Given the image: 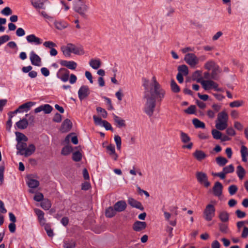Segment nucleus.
<instances>
[{
	"mask_svg": "<svg viewBox=\"0 0 248 248\" xmlns=\"http://www.w3.org/2000/svg\"><path fill=\"white\" fill-rule=\"evenodd\" d=\"M150 95L147 93H145L144 97L146 99V102L144 106V111L150 117L153 114L155 107V99L158 102H161L164 98L165 91L163 89L161 85L151 87L150 88Z\"/></svg>",
	"mask_w": 248,
	"mask_h": 248,
	"instance_id": "f257e3e1",
	"label": "nucleus"
},
{
	"mask_svg": "<svg viewBox=\"0 0 248 248\" xmlns=\"http://www.w3.org/2000/svg\"><path fill=\"white\" fill-rule=\"evenodd\" d=\"M27 141L17 142L16 149L18 150L17 154L28 156L32 155L35 150V147L33 144H30L27 147Z\"/></svg>",
	"mask_w": 248,
	"mask_h": 248,
	"instance_id": "f03ea898",
	"label": "nucleus"
},
{
	"mask_svg": "<svg viewBox=\"0 0 248 248\" xmlns=\"http://www.w3.org/2000/svg\"><path fill=\"white\" fill-rule=\"evenodd\" d=\"M73 9L82 17L86 18L88 16L87 12L89 9V6L83 0H75Z\"/></svg>",
	"mask_w": 248,
	"mask_h": 248,
	"instance_id": "7ed1b4c3",
	"label": "nucleus"
},
{
	"mask_svg": "<svg viewBox=\"0 0 248 248\" xmlns=\"http://www.w3.org/2000/svg\"><path fill=\"white\" fill-rule=\"evenodd\" d=\"M228 115L225 111H222L217 114L216 121V127L217 130H223L228 126Z\"/></svg>",
	"mask_w": 248,
	"mask_h": 248,
	"instance_id": "20e7f679",
	"label": "nucleus"
},
{
	"mask_svg": "<svg viewBox=\"0 0 248 248\" xmlns=\"http://www.w3.org/2000/svg\"><path fill=\"white\" fill-rule=\"evenodd\" d=\"M215 206L211 204H207L203 212L204 218L207 221L212 220L215 216Z\"/></svg>",
	"mask_w": 248,
	"mask_h": 248,
	"instance_id": "39448f33",
	"label": "nucleus"
},
{
	"mask_svg": "<svg viewBox=\"0 0 248 248\" xmlns=\"http://www.w3.org/2000/svg\"><path fill=\"white\" fill-rule=\"evenodd\" d=\"M186 62L192 67H195L199 62V59L193 53H187L184 58Z\"/></svg>",
	"mask_w": 248,
	"mask_h": 248,
	"instance_id": "423d86ee",
	"label": "nucleus"
},
{
	"mask_svg": "<svg viewBox=\"0 0 248 248\" xmlns=\"http://www.w3.org/2000/svg\"><path fill=\"white\" fill-rule=\"evenodd\" d=\"M197 181L201 184H203L205 187H208L210 185V183L208 181L207 174L202 171H197L196 173Z\"/></svg>",
	"mask_w": 248,
	"mask_h": 248,
	"instance_id": "0eeeda50",
	"label": "nucleus"
},
{
	"mask_svg": "<svg viewBox=\"0 0 248 248\" xmlns=\"http://www.w3.org/2000/svg\"><path fill=\"white\" fill-rule=\"evenodd\" d=\"M70 72L65 68H60L56 74L57 78L63 82L68 81L69 78Z\"/></svg>",
	"mask_w": 248,
	"mask_h": 248,
	"instance_id": "6e6552de",
	"label": "nucleus"
},
{
	"mask_svg": "<svg viewBox=\"0 0 248 248\" xmlns=\"http://www.w3.org/2000/svg\"><path fill=\"white\" fill-rule=\"evenodd\" d=\"M202 85L205 90L214 89L217 91H220L221 89L218 88V84L213 80H207L202 81Z\"/></svg>",
	"mask_w": 248,
	"mask_h": 248,
	"instance_id": "1a4fd4ad",
	"label": "nucleus"
},
{
	"mask_svg": "<svg viewBox=\"0 0 248 248\" xmlns=\"http://www.w3.org/2000/svg\"><path fill=\"white\" fill-rule=\"evenodd\" d=\"M90 93L89 88L86 85L82 86L78 91V98L80 101L87 97Z\"/></svg>",
	"mask_w": 248,
	"mask_h": 248,
	"instance_id": "9d476101",
	"label": "nucleus"
},
{
	"mask_svg": "<svg viewBox=\"0 0 248 248\" xmlns=\"http://www.w3.org/2000/svg\"><path fill=\"white\" fill-rule=\"evenodd\" d=\"M30 58L32 65L37 66H41V59L34 51H32L31 52Z\"/></svg>",
	"mask_w": 248,
	"mask_h": 248,
	"instance_id": "9b49d317",
	"label": "nucleus"
},
{
	"mask_svg": "<svg viewBox=\"0 0 248 248\" xmlns=\"http://www.w3.org/2000/svg\"><path fill=\"white\" fill-rule=\"evenodd\" d=\"M26 38L29 43L35 45H39L42 43V40L33 34L27 36Z\"/></svg>",
	"mask_w": 248,
	"mask_h": 248,
	"instance_id": "f8f14e48",
	"label": "nucleus"
},
{
	"mask_svg": "<svg viewBox=\"0 0 248 248\" xmlns=\"http://www.w3.org/2000/svg\"><path fill=\"white\" fill-rule=\"evenodd\" d=\"M223 186L221 183L216 182L213 187V191L215 196L220 197L222 193Z\"/></svg>",
	"mask_w": 248,
	"mask_h": 248,
	"instance_id": "ddd939ff",
	"label": "nucleus"
},
{
	"mask_svg": "<svg viewBox=\"0 0 248 248\" xmlns=\"http://www.w3.org/2000/svg\"><path fill=\"white\" fill-rule=\"evenodd\" d=\"M72 126V123L68 119H65L62 124L60 130L62 133L69 131Z\"/></svg>",
	"mask_w": 248,
	"mask_h": 248,
	"instance_id": "4468645a",
	"label": "nucleus"
},
{
	"mask_svg": "<svg viewBox=\"0 0 248 248\" xmlns=\"http://www.w3.org/2000/svg\"><path fill=\"white\" fill-rule=\"evenodd\" d=\"M47 0H31V5L37 10V11L40 9H45V3Z\"/></svg>",
	"mask_w": 248,
	"mask_h": 248,
	"instance_id": "2eb2a0df",
	"label": "nucleus"
},
{
	"mask_svg": "<svg viewBox=\"0 0 248 248\" xmlns=\"http://www.w3.org/2000/svg\"><path fill=\"white\" fill-rule=\"evenodd\" d=\"M60 63L62 66H65L71 70H75L77 67V63L72 61L61 60Z\"/></svg>",
	"mask_w": 248,
	"mask_h": 248,
	"instance_id": "dca6fc26",
	"label": "nucleus"
},
{
	"mask_svg": "<svg viewBox=\"0 0 248 248\" xmlns=\"http://www.w3.org/2000/svg\"><path fill=\"white\" fill-rule=\"evenodd\" d=\"M146 226L145 222L136 221L133 225V229L136 232H140L145 229Z\"/></svg>",
	"mask_w": 248,
	"mask_h": 248,
	"instance_id": "f3484780",
	"label": "nucleus"
},
{
	"mask_svg": "<svg viewBox=\"0 0 248 248\" xmlns=\"http://www.w3.org/2000/svg\"><path fill=\"white\" fill-rule=\"evenodd\" d=\"M128 203L132 207L140 209L141 211H143L144 210V207L142 205L141 202L132 198H128Z\"/></svg>",
	"mask_w": 248,
	"mask_h": 248,
	"instance_id": "a211bd4d",
	"label": "nucleus"
},
{
	"mask_svg": "<svg viewBox=\"0 0 248 248\" xmlns=\"http://www.w3.org/2000/svg\"><path fill=\"white\" fill-rule=\"evenodd\" d=\"M218 217L220 222L228 223L230 219V215L226 211H220L218 212Z\"/></svg>",
	"mask_w": 248,
	"mask_h": 248,
	"instance_id": "6ab92c4d",
	"label": "nucleus"
},
{
	"mask_svg": "<svg viewBox=\"0 0 248 248\" xmlns=\"http://www.w3.org/2000/svg\"><path fill=\"white\" fill-rule=\"evenodd\" d=\"M108 154L114 160H117L118 157V155L115 152V146L110 144L107 147Z\"/></svg>",
	"mask_w": 248,
	"mask_h": 248,
	"instance_id": "aec40b11",
	"label": "nucleus"
},
{
	"mask_svg": "<svg viewBox=\"0 0 248 248\" xmlns=\"http://www.w3.org/2000/svg\"><path fill=\"white\" fill-rule=\"evenodd\" d=\"M35 213L37 216L38 221L41 226L46 224V219L44 218V213L41 210L35 208L34 210Z\"/></svg>",
	"mask_w": 248,
	"mask_h": 248,
	"instance_id": "412c9836",
	"label": "nucleus"
},
{
	"mask_svg": "<svg viewBox=\"0 0 248 248\" xmlns=\"http://www.w3.org/2000/svg\"><path fill=\"white\" fill-rule=\"evenodd\" d=\"M71 47V53H73L76 55H83L84 53L83 48L81 46H76L73 44L70 43Z\"/></svg>",
	"mask_w": 248,
	"mask_h": 248,
	"instance_id": "4be33fe9",
	"label": "nucleus"
},
{
	"mask_svg": "<svg viewBox=\"0 0 248 248\" xmlns=\"http://www.w3.org/2000/svg\"><path fill=\"white\" fill-rule=\"evenodd\" d=\"M193 156L199 161L205 159L207 155L202 151L196 150L193 153Z\"/></svg>",
	"mask_w": 248,
	"mask_h": 248,
	"instance_id": "5701e85b",
	"label": "nucleus"
},
{
	"mask_svg": "<svg viewBox=\"0 0 248 248\" xmlns=\"http://www.w3.org/2000/svg\"><path fill=\"white\" fill-rule=\"evenodd\" d=\"M126 207V203L124 201H119L114 205L116 212H122L125 209Z\"/></svg>",
	"mask_w": 248,
	"mask_h": 248,
	"instance_id": "b1692460",
	"label": "nucleus"
},
{
	"mask_svg": "<svg viewBox=\"0 0 248 248\" xmlns=\"http://www.w3.org/2000/svg\"><path fill=\"white\" fill-rule=\"evenodd\" d=\"M55 28L59 30H62L68 26V24L65 21L62 20H56L54 22Z\"/></svg>",
	"mask_w": 248,
	"mask_h": 248,
	"instance_id": "393cba45",
	"label": "nucleus"
},
{
	"mask_svg": "<svg viewBox=\"0 0 248 248\" xmlns=\"http://www.w3.org/2000/svg\"><path fill=\"white\" fill-rule=\"evenodd\" d=\"M242 160L244 162H247L248 157V149L247 147L244 145H242L240 150Z\"/></svg>",
	"mask_w": 248,
	"mask_h": 248,
	"instance_id": "a878e982",
	"label": "nucleus"
},
{
	"mask_svg": "<svg viewBox=\"0 0 248 248\" xmlns=\"http://www.w3.org/2000/svg\"><path fill=\"white\" fill-rule=\"evenodd\" d=\"M192 78L193 80L196 81L198 83L202 84V72L200 70H197L193 74Z\"/></svg>",
	"mask_w": 248,
	"mask_h": 248,
	"instance_id": "bb28decb",
	"label": "nucleus"
},
{
	"mask_svg": "<svg viewBox=\"0 0 248 248\" xmlns=\"http://www.w3.org/2000/svg\"><path fill=\"white\" fill-rule=\"evenodd\" d=\"M89 64L93 69H97L101 66V62L99 59H93L90 60Z\"/></svg>",
	"mask_w": 248,
	"mask_h": 248,
	"instance_id": "cd10ccee",
	"label": "nucleus"
},
{
	"mask_svg": "<svg viewBox=\"0 0 248 248\" xmlns=\"http://www.w3.org/2000/svg\"><path fill=\"white\" fill-rule=\"evenodd\" d=\"M219 230L223 233L227 234L229 232V229L227 223L220 222L218 224Z\"/></svg>",
	"mask_w": 248,
	"mask_h": 248,
	"instance_id": "c85d7f7f",
	"label": "nucleus"
},
{
	"mask_svg": "<svg viewBox=\"0 0 248 248\" xmlns=\"http://www.w3.org/2000/svg\"><path fill=\"white\" fill-rule=\"evenodd\" d=\"M16 125L19 129H25L27 127L28 125V120L25 118H23L22 120H20L18 122H16Z\"/></svg>",
	"mask_w": 248,
	"mask_h": 248,
	"instance_id": "c756f323",
	"label": "nucleus"
},
{
	"mask_svg": "<svg viewBox=\"0 0 248 248\" xmlns=\"http://www.w3.org/2000/svg\"><path fill=\"white\" fill-rule=\"evenodd\" d=\"M35 104V102L30 101L21 105L19 107L21 110H23V112H27Z\"/></svg>",
	"mask_w": 248,
	"mask_h": 248,
	"instance_id": "7c9ffc66",
	"label": "nucleus"
},
{
	"mask_svg": "<svg viewBox=\"0 0 248 248\" xmlns=\"http://www.w3.org/2000/svg\"><path fill=\"white\" fill-rule=\"evenodd\" d=\"M236 173L239 178L242 180L246 174V171L242 166L239 165L237 167Z\"/></svg>",
	"mask_w": 248,
	"mask_h": 248,
	"instance_id": "2f4dec72",
	"label": "nucleus"
},
{
	"mask_svg": "<svg viewBox=\"0 0 248 248\" xmlns=\"http://www.w3.org/2000/svg\"><path fill=\"white\" fill-rule=\"evenodd\" d=\"M41 207L45 210H49L51 207V202L48 199H44L41 202Z\"/></svg>",
	"mask_w": 248,
	"mask_h": 248,
	"instance_id": "473e14b6",
	"label": "nucleus"
},
{
	"mask_svg": "<svg viewBox=\"0 0 248 248\" xmlns=\"http://www.w3.org/2000/svg\"><path fill=\"white\" fill-rule=\"evenodd\" d=\"M70 43L68 44L66 46H63L61 47L63 54L67 57H70L71 53V47L69 46Z\"/></svg>",
	"mask_w": 248,
	"mask_h": 248,
	"instance_id": "72a5a7b5",
	"label": "nucleus"
},
{
	"mask_svg": "<svg viewBox=\"0 0 248 248\" xmlns=\"http://www.w3.org/2000/svg\"><path fill=\"white\" fill-rule=\"evenodd\" d=\"M27 183L28 186L32 188H35L38 187L39 185V182L38 181L32 178L29 179Z\"/></svg>",
	"mask_w": 248,
	"mask_h": 248,
	"instance_id": "f704fd0d",
	"label": "nucleus"
},
{
	"mask_svg": "<svg viewBox=\"0 0 248 248\" xmlns=\"http://www.w3.org/2000/svg\"><path fill=\"white\" fill-rule=\"evenodd\" d=\"M116 212L114 207L110 206L106 210L105 215L108 217H112L115 215Z\"/></svg>",
	"mask_w": 248,
	"mask_h": 248,
	"instance_id": "c9c22d12",
	"label": "nucleus"
},
{
	"mask_svg": "<svg viewBox=\"0 0 248 248\" xmlns=\"http://www.w3.org/2000/svg\"><path fill=\"white\" fill-rule=\"evenodd\" d=\"M192 123L196 128H204L205 127V124L197 118H194L192 120Z\"/></svg>",
	"mask_w": 248,
	"mask_h": 248,
	"instance_id": "e433bc0d",
	"label": "nucleus"
},
{
	"mask_svg": "<svg viewBox=\"0 0 248 248\" xmlns=\"http://www.w3.org/2000/svg\"><path fill=\"white\" fill-rule=\"evenodd\" d=\"M16 135V140L17 142L20 141H27L28 140V138L23 133L19 132H16L15 133Z\"/></svg>",
	"mask_w": 248,
	"mask_h": 248,
	"instance_id": "4c0bfd02",
	"label": "nucleus"
},
{
	"mask_svg": "<svg viewBox=\"0 0 248 248\" xmlns=\"http://www.w3.org/2000/svg\"><path fill=\"white\" fill-rule=\"evenodd\" d=\"M44 229L46 231L47 235L50 237H52L54 235L53 231L51 228V225L49 223H46L43 225Z\"/></svg>",
	"mask_w": 248,
	"mask_h": 248,
	"instance_id": "58836bf2",
	"label": "nucleus"
},
{
	"mask_svg": "<svg viewBox=\"0 0 248 248\" xmlns=\"http://www.w3.org/2000/svg\"><path fill=\"white\" fill-rule=\"evenodd\" d=\"M114 122L117 124L119 127H123L125 126V121L123 119H121L120 117L114 115Z\"/></svg>",
	"mask_w": 248,
	"mask_h": 248,
	"instance_id": "ea45409f",
	"label": "nucleus"
},
{
	"mask_svg": "<svg viewBox=\"0 0 248 248\" xmlns=\"http://www.w3.org/2000/svg\"><path fill=\"white\" fill-rule=\"evenodd\" d=\"M212 72L211 74V78L214 79H216V76L218 73L220 72V69L219 66L217 64L212 69Z\"/></svg>",
	"mask_w": 248,
	"mask_h": 248,
	"instance_id": "a19ab883",
	"label": "nucleus"
},
{
	"mask_svg": "<svg viewBox=\"0 0 248 248\" xmlns=\"http://www.w3.org/2000/svg\"><path fill=\"white\" fill-rule=\"evenodd\" d=\"M217 163L219 166H224L228 162V160L225 157L222 156H218L216 158Z\"/></svg>",
	"mask_w": 248,
	"mask_h": 248,
	"instance_id": "79ce46f5",
	"label": "nucleus"
},
{
	"mask_svg": "<svg viewBox=\"0 0 248 248\" xmlns=\"http://www.w3.org/2000/svg\"><path fill=\"white\" fill-rule=\"evenodd\" d=\"M180 137L181 140L183 143H186L189 142L190 140V138L189 136L182 131H180Z\"/></svg>",
	"mask_w": 248,
	"mask_h": 248,
	"instance_id": "37998d69",
	"label": "nucleus"
},
{
	"mask_svg": "<svg viewBox=\"0 0 248 248\" xmlns=\"http://www.w3.org/2000/svg\"><path fill=\"white\" fill-rule=\"evenodd\" d=\"M179 73H183L184 76H187L188 74V69L186 65L184 64L180 65L178 68Z\"/></svg>",
	"mask_w": 248,
	"mask_h": 248,
	"instance_id": "c03bdc74",
	"label": "nucleus"
},
{
	"mask_svg": "<svg viewBox=\"0 0 248 248\" xmlns=\"http://www.w3.org/2000/svg\"><path fill=\"white\" fill-rule=\"evenodd\" d=\"M75 246L76 243L73 240L64 241L63 247L64 248H74Z\"/></svg>",
	"mask_w": 248,
	"mask_h": 248,
	"instance_id": "a18cd8bd",
	"label": "nucleus"
},
{
	"mask_svg": "<svg viewBox=\"0 0 248 248\" xmlns=\"http://www.w3.org/2000/svg\"><path fill=\"white\" fill-rule=\"evenodd\" d=\"M170 86L171 89L173 92L177 93L180 92L179 87L173 79L171 80Z\"/></svg>",
	"mask_w": 248,
	"mask_h": 248,
	"instance_id": "49530a36",
	"label": "nucleus"
},
{
	"mask_svg": "<svg viewBox=\"0 0 248 248\" xmlns=\"http://www.w3.org/2000/svg\"><path fill=\"white\" fill-rule=\"evenodd\" d=\"M73 150V148L70 146H65L62 150L61 154L64 155H67L70 154Z\"/></svg>",
	"mask_w": 248,
	"mask_h": 248,
	"instance_id": "de8ad7c7",
	"label": "nucleus"
},
{
	"mask_svg": "<svg viewBox=\"0 0 248 248\" xmlns=\"http://www.w3.org/2000/svg\"><path fill=\"white\" fill-rule=\"evenodd\" d=\"M217 63L212 60L207 61L204 64V68L208 70H212L213 68L216 65Z\"/></svg>",
	"mask_w": 248,
	"mask_h": 248,
	"instance_id": "09e8293b",
	"label": "nucleus"
},
{
	"mask_svg": "<svg viewBox=\"0 0 248 248\" xmlns=\"http://www.w3.org/2000/svg\"><path fill=\"white\" fill-rule=\"evenodd\" d=\"M82 158V154L79 151H76L73 153L72 159L76 162L80 161Z\"/></svg>",
	"mask_w": 248,
	"mask_h": 248,
	"instance_id": "8fccbe9b",
	"label": "nucleus"
},
{
	"mask_svg": "<svg viewBox=\"0 0 248 248\" xmlns=\"http://www.w3.org/2000/svg\"><path fill=\"white\" fill-rule=\"evenodd\" d=\"M43 111L46 114L50 113L52 110V107L49 104L42 105Z\"/></svg>",
	"mask_w": 248,
	"mask_h": 248,
	"instance_id": "3c124183",
	"label": "nucleus"
},
{
	"mask_svg": "<svg viewBox=\"0 0 248 248\" xmlns=\"http://www.w3.org/2000/svg\"><path fill=\"white\" fill-rule=\"evenodd\" d=\"M212 134L213 138L216 140L221 139V133L217 130L213 129L212 130Z\"/></svg>",
	"mask_w": 248,
	"mask_h": 248,
	"instance_id": "603ef678",
	"label": "nucleus"
},
{
	"mask_svg": "<svg viewBox=\"0 0 248 248\" xmlns=\"http://www.w3.org/2000/svg\"><path fill=\"white\" fill-rule=\"evenodd\" d=\"M223 170L225 174L232 173L234 170V168L232 164L229 165V166H226L223 168Z\"/></svg>",
	"mask_w": 248,
	"mask_h": 248,
	"instance_id": "864d4df0",
	"label": "nucleus"
},
{
	"mask_svg": "<svg viewBox=\"0 0 248 248\" xmlns=\"http://www.w3.org/2000/svg\"><path fill=\"white\" fill-rule=\"evenodd\" d=\"M114 140L116 144L117 149L118 150H120L121 148V138L118 135H115L114 136Z\"/></svg>",
	"mask_w": 248,
	"mask_h": 248,
	"instance_id": "5fc2aeb1",
	"label": "nucleus"
},
{
	"mask_svg": "<svg viewBox=\"0 0 248 248\" xmlns=\"http://www.w3.org/2000/svg\"><path fill=\"white\" fill-rule=\"evenodd\" d=\"M238 190V187L236 185H231L228 187V191L231 195H234Z\"/></svg>",
	"mask_w": 248,
	"mask_h": 248,
	"instance_id": "6e6d98bb",
	"label": "nucleus"
},
{
	"mask_svg": "<svg viewBox=\"0 0 248 248\" xmlns=\"http://www.w3.org/2000/svg\"><path fill=\"white\" fill-rule=\"evenodd\" d=\"M243 102L241 100H235L230 103V107L231 108L239 107L243 105Z\"/></svg>",
	"mask_w": 248,
	"mask_h": 248,
	"instance_id": "4d7b16f0",
	"label": "nucleus"
},
{
	"mask_svg": "<svg viewBox=\"0 0 248 248\" xmlns=\"http://www.w3.org/2000/svg\"><path fill=\"white\" fill-rule=\"evenodd\" d=\"M0 13L4 16H8L12 14V11L10 7H6L1 11Z\"/></svg>",
	"mask_w": 248,
	"mask_h": 248,
	"instance_id": "13d9d810",
	"label": "nucleus"
},
{
	"mask_svg": "<svg viewBox=\"0 0 248 248\" xmlns=\"http://www.w3.org/2000/svg\"><path fill=\"white\" fill-rule=\"evenodd\" d=\"M96 111H97V112L100 113L101 114L103 118H106L107 117L108 113L107 111L105 109L101 107H97L96 108Z\"/></svg>",
	"mask_w": 248,
	"mask_h": 248,
	"instance_id": "bf43d9fd",
	"label": "nucleus"
},
{
	"mask_svg": "<svg viewBox=\"0 0 248 248\" xmlns=\"http://www.w3.org/2000/svg\"><path fill=\"white\" fill-rule=\"evenodd\" d=\"M196 107L194 105L190 106L187 109L184 110L187 114H192L195 112Z\"/></svg>",
	"mask_w": 248,
	"mask_h": 248,
	"instance_id": "052dcab7",
	"label": "nucleus"
},
{
	"mask_svg": "<svg viewBox=\"0 0 248 248\" xmlns=\"http://www.w3.org/2000/svg\"><path fill=\"white\" fill-rule=\"evenodd\" d=\"M93 119L94 122V124L96 125L101 126L102 124L104 122V120H103L101 118L97 117L95 115L93 116Z\"/></svg>",
	"mask_w": 248,
	"mask_h": 248,
	"instance_id": "680f3d73",
	"label": "nucleus"
},
{
	"mask_svg": "<svg viewBox=\"0 0 248 248\" xmlns=\"http://www.w3.org/2000/svg\"><path fill=\"white\" fill-rule=\"evenodd\" d=\"M43 45L46 47L51 48V49L54 47L57 46L56 44L51 41H46L43 43Z\"/></svg>",
	"mask_w": 248,
	"mask_h": 248,
	"instance_id": "e2e57ef3",
	"label": "nucleus"
},
{
	"mask_svg": "<svg viewBox=\"0 0 248 248\" xmlns=\"http://www.w3.org/2000/svg\"><path fill=\"white\" fill-rule=\"evenodd\" d=\"M10 39V37L8 35H4L0 37V46L6 43Z\"/></svg>",
	"mask_w": 248,
	"mask_h": 248,
	"instance_id": "0e129e2a",
	"label": "nucleus"
},
{
	"mask_svg": "<svg viewBox=\"0 0 248 248\" xmlns=\"http://www.w3.org/2000/svg\"><path fill=\"white\" fill-rule=\"evenodd\" d=\"M101 126L104 127L107 130H113V128L111 124L107 121H104Z\"/></svg>",
	"mask_w": 248,
	"mask_h": 248,
	"instance_id": "69168bd1",
	"label": "nucleus"
},
{
	"mask_svg": "<svg viewBox=\"0 0 248 248\" xmlns=\"http://www.w3.org/2000/svg\"><path fill=\"white\" fill-rule=\"evenodd\" d=\"M33 199L35 201L41 202L44 200V196L42 193H38L35 195Z\"/></svg>",
	"mask_w": 248,
	"mask_h": 248,
	"instance_id": "338daca9",
	"label": "nucleus"
},
{
	"mask_svg": "<svg viewBox=\"0 0 248 248\" xmlns=\"http://www.w3.org/2000/svg\"><path fill=\"white\" fill-rule=\"evenodd\" d=\"M25 34V31L22 28H18L16 31V35L18 37L23 36Z\"/></svg>",
	"mask_w": 248,
	"mask_h": 248,
	"instance_id": "774afa93",
	"label": "nucleus"
}]
</instances>
